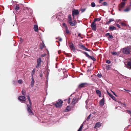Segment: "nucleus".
<instances>
[{
  "mask_svg": "<svg viewBox=\"0 0 131 131\" xmlns=\"http://www.w3.org/2000/svg\"><path fill=\"white\" fill-rule=\"evenodd\" d=\"M122 52L125 54H130L131 52V47L124 48L123 49Z\"/></svg>",
  "mask_w": 131,
  "mask_h": 131,
  "instance_id": "nucleus-1",
  "label": "nucleus"
},
{
  "mask_svg": "<svg viewBox=\"0 0 131 131\" xmlns=\"http://www.w3.org/2000/svg\"><path fill=\"white\" fill-rule=\"evenodd\" d=\"M63 103V101L60 99L57 101V102L55 104V105L57 107H60L62 106V104Z\"/></svg>",
  "mask_w": 131,
  "mask_h": 131,
  "instance_id": "nucleus-2",
  "label": "nucleus"
},
{
  "mask_svg": "<svg viewBox=\"0 0 131 131\" xmlns=\"http://www.w3.org/2000/svg\"><path fill=\"white\" fill-rule=\"evenodd\" d=\"M27 110L28 111V113H29V115H33L34 113L31 110V105H28V104H27Z\"/></svg>",
  "mask_w": 131,
  "mask_h": 131,
  "instance_id": "nucleus-3",
  "label": "nucleus"
},
{
  "mask_svg": "<svg viewBox=\"0 0 131 131\" xmlns=\"http://www.w3.org/2000/svg\"><path fill=\"white\" fill-rule=\"evenodd\" d=\"M78 46L79 47V48L81 49H82L83 50H85L88 51H91L90 50L88 49L85 46L79 44Z\"/></svg>",
  "mask_w": 131,
  "mask_h": 131,
  "instance_id": "nucleus-4",
  "label": "nucleus"
},
{
  "mask_svg": "<svg viewBox=\"0 0 131 131\" xmlns=\"http://www.w3.org/2000/svg\"><path fill=\"white\" fill-rule=\"evenodd\" d=\"M18 99L22 103H24L26 100V99L24 96H20L18 97Z\"/></svg>",
  "mask_w": 131,
  "mask_h": 131,
  "instance_id": "nucleus-5",
  "label": "nucleus"
},
{
  "mask_svg": "<svg viewBox=\"0 0 131 131\" xmlns=\"http://www.w3.org/2000/svg\"><path fill=\"white\" fill-rule=\"evenodd\" d=\"M42 62L41 58H39L37 59V64L36 68L37 69H38L40 66L41 65V63Z\"/></svg>",
  "mask_w": 131,
  "mask_h": 131,
  "instance_id": "nucleus-6",
  "label": "nucleus"
},
{
  "mask_svg": "<svg viewBox=\"0 0 131 131\" xmlns=\"http://www.w3.org/2000/svg\"><path fill=\"white\" fill-rule=\"evenodd\" d=\"M88 85V84L86 83H82L80 84L78 86V88L79 89L83 87H87Z\"/></svg>",
  "mask_w": 131,
  "mask_h": 131,
  "instance_id": "nucleus-7",
  "label": "nucleus"
},
{
  "mask_svg": "<svg viewBox=\"0 0 131 131\" xmlns=\"http://www.w3.org/2000/svg\"><path fill=\"white\" fill-rule=\"evenodd\" d=\"M126 67L128 68L131 69V58H130L128 60V61L127 63V64H125Z\"/></svg>",
  "mask_w": 131,
  "mask_h": 131,
  "instance_id": "nucleus-8",
  "label": "nucleus"
},
{
  "mask_svg": "<svg viewBox=\"0 0 131 131\" xmlns=\"http://www.w3.org/2000/svg\"><path fill=\"white\" fill-rule=\"evenodd\" d=\"M79 13V12L78 10L74 9L72 11V15L73 17L74 16L77 15Z\"/></svg>",
  "mask_w": 131,
  "mask_h": 131,
  "instance_id": "nucleus-9",
  "label": "nucleus"
},
{
  "mask_svg": "<svg viewBox=\"0 0 131 131\" xmlns=\"http://www.w3.org/2000/svg\"><path fill=\"white\" fill-rule=\"evenodd\" d=\"M91 26L93 30L94 31L96 30V24H95V22L93 21L92 22L91 25Z\"/></svg>",
  "mask_w": 131,
  "mask_h": 131,
  "instance_id": "nucleus-10",
  "label": "nucleus"
},
{
  "mask_svg": "<svg viewBox=\"0 0 131 131\" xmlns=\"http://www.w3.org/2000/svg\"><path fill=\"white\" fill-rule=\"evenodd\" d=\"M78 101V100L77 99L73 98L71 104L75 106L76 103H77Z\"/></svg>",
  "mask_w": 131,
  "mask_h": 131,
  "instance_id": "nucleus-11",
  "label": "nucleus"
},
{
  "mask_svg": "<svg viewBox=\"0 0 131 131\" xmlns=\"http://www.w3.org/2000/svg\"><path fill=\"white\" fill-rule=\"evenodd\" d=\"M68 21L71 26H75L77 23V22L75 20H74L73 21H72V20Z\"/></svg>",
  "mask_w": 131,
  "mask_h": 131,
  "instance_id": "nucleus-12",
  "label": "nucleus"
},
{
  "mask_svg": "<svg viewBox=\"0 0 131 131\" xmlns=\"http://www.w3.org/2000/svg\"><path fill=\"white\" fill-rule=\"evenodd\" d=\"M104 98H103L99 102L100 105L101 106H103L104 104Z\"/></svg>",
  "mask_w": 131,
  "mask_h": 131,
  "instance_id": "nucleus-13",
  "label": "nucleus"
},
{
  "mask_svg": "<svg viewBox=\"0 0 131 131\" xmlns=\"http://www.w3.org/2000/svg\"><path fill=\"white\" fill-rule=\"evenodd\" d=\"M101 126V124L100 122H97L95 124L94 128H97L98 127H100Z\"/></svg>",
  "mask_w": 131,
  "mask_h": 131,
  "instance_id": "nucleus-14",
  "label": "nucleus"
},
{
  "mask_svg": "<svg viewBox=\"0 0 131 131\" xmlns=\"http://www.w3.org/2000/svg\"><path fill=\"white\" fill-rule=\"evenodd\" d=\"M108 29L111 31H112L114 30H116V28L114 26H110L108 28Z\"/></svg>",
  "mask_w": 131,
  "mask_h": 131,
  "instance_id": "nucleus-15",
  "label": "nucleus"
},
{
  "mask_svg": "<svg viewBox=\"0 0 131 131\" xmlns=\"http://www.w3.org/2000/svg\"><path fill=\"white\" fill-rule=\"evenodd\" d=\"M70 47L71 50H72L74 52H75V49L73 43H72L71 45H70Z\"/></svg>",
  "mask_w": 131,
  "mask_h": 131,
  "instance_id": "nucleus-16",
  "label": "nucleus"
},
{
  "mask_svg": "<svg viewBox=\"0 0 131 131\" xmlns=\"http://www.w3.org/2000/svg\"><path fill=\"white\" fill-rule=\"evenodd\" d=\"M34 29L35 31L36 32H37L38 31V26L37 25H34Z\"/></svg>",
  "mask_w": 131,
  "mask_h": 131,
  "instance_id": "nucleus-17",
  "label": "nucleus"
},
{
  "mask_svg": "<svg viewBox=\"0 0 131 131\" xmlns=\"http://www.w3.org/2000/svg\"><path fill=\"white\" fill-rule=\"evenodd\" d=\"M114 21V19L113 18L110 19L108 21H107L106 22V25H109L110 23Z\"/></svg>",
  "mask_w": 131,
  "mask_h": 131,
  "instance_id": "nucleus-18",
  "label": "nucleus"
},
{
  "mask_svg": "<svg viewBox=\"0 0 131 131\" xmlns=\"http://www.w3.org/2000/svg\"><path fill=\"white\" fill-rule=\"evenodd\" d=\"M20 11L19 9H14L13 10V12L15 14L17 13V12H19Z\"/></svg>",
  "mask_w": 131,
  "mask_h": 131,
  "instance_id": "nucleus-19",
  "label": "nucleus"
},
{
  "mask_svg": "<svg viewBox=\"0 0 131 131\" xmlns=\"http://www.w3.org/2000/svg\"><path fill=\"white\" fill-rule=\"evenodd\" d=\"M96 93L98 95H99V96L100 97H101V92L99 90H96Z\"/></svg>",
  "mask_w": 131,
  "mask_h": 131,
  "instance_id": "nucleus-20",
  "label": "nucleus"
},
{
  "mask_svg": "<svg viewBox=\"0 0 131 131\" xmlns=\"http://www.w3.org/2000/svg\"><path fill=\"white\" fill-rule=\"evenodd\" d=\"M31 79H32V81H31V83L30 84V86L31 87H32L34 85L35 81H34V79L33 78V77H32Z\"/></svg>",
  "mask_w": 131,
  "mask_h": 131,
  "instance_id": "nucleus-21",
  "label": "nucleus"
},
{
  "mask_svg": "<svg viewBox=\"0 0 131 131\" xmlns=\"http://www.w3.org/2000/svg\"><path fill=\"white\" fill-rule=\"evenodd\" d=\"M88 58H90L91 59L94 61H96V59L93 56H89Z\"/></svg>",
  "mask_w": 131,
  "mask_h": 131,
  "instance_id": "nucleus-22",
  "label": "nucleus"
},
{
  "mask_svg": "<svg viewBox=\"0 0 131 131\" xmlns=\"http://www.w3.org/2000/svg\"><path fill=\"white\" fill-rule=\"evenodd\" d=\"M27 99H28V100L29 101V104L30 105H32V104L31 102V101L30 99V97H29V95H28L27 96Z\"/></svg>",
  "mask_w": 131,
  "mask_h": 131,
  "instance_id": "nucleus-23",
  "label": "nucleus"
},
{
  "mask_svg": "<svg viewBox=\"0 0 131 131\" xmlns=\"http://www.w3.org/2000/svg\"><path fill=\"white\" fill-rule=\"evenodd\" d=\"M71 110V108H70V106H67L66 108V111H65L66 112H68L69 111Z\"/></svg>",
  "mask_w": 131,
  "mask_h": 131,
  "instance_id": "nucleus-24",
  "label": "nucleus"
},
{
  "mask_svg": "<svg viewBox=\"0 0 131 131\" xmlns=\"http://www.w3.org/2000/svg\"><path fill=\"white\" fill-rule=\"evenodd\" d=\"M68 21L72 20V19L71 17V15L70 14L68 16Z\"/></svg>",
  "mask_w": 131,
  "mask_h": 131,
  "instance_id": "nucleus-25",
  "label": "nucleus"
},
{
  "mask_svg": "<svg viewBox=\"0 0 131 131\" xmlns=\"http://www.w3.org/2000/svg\"><path fill=\"white\" fill-rule=\"evenodd\" d=\"M109 96L112 98L113 100H115L116 99V98L112 95L110 94L109 95Z\"/></svg>",
  "mask_w": 131,
  "mask_h": 131,
  "instance_id": "nucleus-26",
  "label": "nucleus"
},
{
  "mask_svg": "<svg viewBox=\"0 0 131 131\" xmlns=\"http://www.w3.org/2000/svg\"><path fill=\"white\" fill-rule=\"evenodd\" d=\"M44 45L43 43H41L40 45V49H42L44 47Z\"/></svg>",
  "mask_w": 131,
  "mask_h": 131,
  "instance_id": "nucleus-27",
  "label": "nucleus"
},
{
  "mask_svg": "<svg viewBox=\"0 0 131 131\" xmlns=\"http://www.w3.org/2000/svg\"><path fill=\"white\" fill-rule=\"evenodd\" d=\"M130 9H123L122 11L123 12H127Z\"/></svg>",
  "mask_w": 131,
  "mask_h": 131,
  "instance_id": "nucleus-28",
  "label": "nucleus"
},
{
  "mask_svg": "<svg viewBox=\"0 0 131 131\" xmlns=\"http://www.w3.org/2000/svg\"><path fill=\"white\" fill-rule=\"evenodd\" d=\"M21 93L22 95L24 96H25L26 94V91L25 90L23 89L21 91Z\"/></svg>",
  "mask_w": 131,
  "mask_h": 131,
  "instance_id": "nucleus-29",
  "label": "nucleus"
},
{
  "mask_svg": "<svg viewBox=\"0 0 131 131\" xmlns=\"http://www.w3.org/2000/svg\"><path fill=\"white\" fill-rule=\"evenodd\" d=\"M111 68V66L109 65H107L106 66V69L108 70L110 69V68Z\"/></svg>",
  "mask_w": 131,
  "mask_h": 131,
  "instance_id": "nucleus-30",
  "label": "nucleus"
},
{
  "mask_svg": "<svg viewBox=\"0 0 131 131\" xmlns=\"http://www.w3.org/2000/svg\"><path fill=\"white\" fill-rule=\"evenodd\" d=\"M101 20V19L100 18H96L94 19L93 21L95 23V22L96 21H100Z\"/></svg>",
  "mask_w": 131,
  "mask_h": 131,
  "instance_id": "nucleus-31",
  "label": "nucleus"
},
{
  "mask_svg": "<svg viewBox=\"0 0 131 131\" xmlns=\"http://www.w3.org/2000/svg\"><path fill=\"white\" fill-rule=\"evenodd\" d=\"M125 3L124 2H122L121 4V7L122 8H123L124 7L125 5Z\"/></svg>",
  "mask_w": 131,
  "mask_h": 131,
  "instance_id": "nucleus-32",
  "label": "nucleus"
},
{
  "mask_svg": "<svg viewBox=\"0 0 131 131\" xmlns=\"http://www.w3.org/2000/svg\"><path fill=\"white\" fill-rule=\"evenodd\" d=\"M82 52L83 53L86 55V56L88 57L89 56V55L87 53V52H86L82 51Z\"/></svg>",
  "mask_w": 131,
  "mask_h": 131,
  "instance_id": "nucleus-33",
  "label": "nucleus"
},
{
  "mask_svg": "<svg viewBox=\"0 0 131 131\" xmlns=\"http://www.w3.org/2000/svg\"><path fill=\"white\" fill-rule=\"evenodd\" d=\"M35 69H34L31 72V75H32V77H33V75L35 73Z\"/></svg>",
  "mask_w": 131,
  "mask_h": 131,
  "instance_id": "nucleus-34",
  "label": "nucleus"
},
{
  "mask_svg": "<svg viewBox=\"0 0 131 131\" xmlns=\"http://www.w3.org/2000/svg\"><path fill=\"white\" fill-rule=\"evenodd\" d=\"M83 125L82 124L81 125L80 127L77 131H81L82 128L83 127Z\"/></svg>",
  "mask_w": 131,
  "mask_h": 131,
  "instance_id": "nucleus-35",
  "label": "nucleus"
},
{
  "mask_svg": "<svg viewBox=\"0 0 131 131\" xmlns=\"http://www.w3.org/2000/svg\"><path fill=\"white\" fill-rule=\"evenodd\" d=\"M112 54L113 55H117V52L115 51H113L111 52Z\"/></svg>",
  "mask_w": 131,
  "mask_h": 131,
  "instance_id": "nucleus-36",
  "label": "nucleus"
},
{
  "mask_svg": "<svg viewBox=\"0 0 131 131\" xmlns=\"http://www.w3.org/2000/svg\"><path fill=\"white\" fill-rule=\"evenodd\" d=\"M91 114H90L86 120L88 121L90 119L91 116Z\"/></svg>",
  "mask_w": 131,
  "mask_h": 131,
  "instance_id": "nucleus-37",
  "label": "nucleus"
},
{
  "mask_svg": "<svg viewBox=\"0 0 131 131\" xmlns=\"http://www.w3.org/2000/svg\"><path fill=\"white\" fill-rule=\"evenodd\" d=\"M113 38V37L112 35H110L108 37V39H112Z\"/></svg>",
  "mask_w": 131,
  "mask_h": 131,
  "instance_id": "nucleus-38",
  "label": "nucleus"
},
{
  "mask_svg": "<svg viewBox=\"0 0 131 131\" xmlns=\"http://www.w3.org/2000/svg\"><path fill=\"white\" fill-rule=\"evenodd\" d=\"M66 32L67 34H69V31L68 29V27L66 28Z\"/></svg>",
  "mask_w": 131,
  "mask_h": 131,
  "instance_id": "nucleus-39",
  "label": "nucleus"
},
{
  "mask_svg": "<svg viewBox=\"0 0 131 131\" xmlns=\"http://www.w3.org/2000/svg\"><path fill=\"white\" fill-rule=\"evenodd\" d=\"M21 5L20 4L16 5V7L15 8H19L20 7V6Z\"/></svg>",
  "mask_w": 131,
  "mask_h": 131,
  "instance_id": "nucleus-40",
  "label": "nucleus"
},
{
  "mask_svg": "<svg viewBox=\"0 0 131 131\" xmlns=\"http://www.w3.org/2000/svg\"><path fill=\"white\" fill-rule=\"evenodd\" d=\"M95 5L94 2H92L91 4V6L92 7H94L95 6Z\"/></svg>",
  "mask_w": 131,
  "mask_h": 131,
  "instance_id": "nucleus-41",
  "label": "nucleus"
},
{
  "mask_svg": "<svg viewBox=\"0 0 131 131\" xmlns=\"http://www.w3.org/2000/svg\"><path fill=\"white\" fill-rule=\"evenodd\" d=\"M97 76L99 78H101L102 77V75L100 73H98L97 74Z\"/></svg>",
  "mask_w": 131,
  "mask_h": 131,
  "instance_id": "nucleus-42",
  "label": "nucleus"
},
{
  "mask_svg": "<svg viewBox=\"0 0 131 131\" xmlns=\"http://www.w3.org/2000/svg\"><path fill=\"white\" fill-rule=\"evenodd\" d=\"M56 39H58L60 41H62V39L61 38H56Z\"/></svg>",
  "mask_w": 131,
  "mask_h": 131,
  "instance_id": "nucleus-43",
  "label": "nucleus"
},
{
  "mask_svg": "<svg viewBox=\"0 0 131 131\" xmlns=\"http://www.w3.org/2000/svg\"><path fill=\"white\" fill-rule=\"evenodd\" d=\"M62 25L63 26L65 27L66 28H67V27H68L67 25H66V24L64 23H63L62 24Z\"/></svg>",
  "mask_w": 131,
  "mask_h": 131,
  "instance_id": "nucleus-44",
  "label": "nucleus"
},
{
  "mask_svg": "<svg viewBox=\"0 0 131 131\" xmlns=\"http://www.w3.org/2000/svg\"><path fill=\"white\" fill-rule=\"evenodd\" d=\"M22 82V80H19L18 81V82L19 84H21Z\"/></svg>",
  "mask_w": 131,
  "mask_h": 131,
  "instance_id": "nucleus-45",
  "label": "nucleus"
},
{
  "mask_svg": "<svg viewBox=\"0 0 131 131\" xmlns=\"http://www.w3.org/2000/svg\"><path fill=\"white\" fill-rule=\"evenodd\" d=\"M39 76L40 77H43V74L42 71H41Z\"/></svg>",
  "mask_w": 131,
  "mask_h": 131,
  "instance_id": "nucleus-46",
  "label": "nucleus"
},
{
  "mask_svg": "<svg viewBox=\"0 0 131 131\" xmlns=\"http://www.w3.org/2000/svg\"><path fill=\"white\" fill-rule=\"evenodd\" d=\"M106 63L108 64H110L111 63V62L110 61L108 60H106Z\"/></svg>",
  "mask_w": 131,
  "mask_h": 131,
  "instance_id": "nucleus-47",
  "label": "nucleus"
},
{
  "mask_svg": "<svg viewBox=\"0 0 131 131\" xmlns=\"http://www.w3.org/2000/svg\"><path fill=\"white\" fill-rule=\"evenodd\" d=\"M46 55V53L41 54V56L42 57H44Z\"/></svg>",
  "mask_w": 131,
  "mask_h": 131,
  "instance_id": "nucleus-48",
  "label": "nucleus"
},
{
  "mask_svg": "<svg viewBox=\"0 0 131 131\" xmlns=\"http://www.w3.org/2000/svg\"><path fill=\"white\" fill-rule=\"evenodd\" d=\"M121 24L123 26H126V24L124 23H121Z\"/></svg>",
  "mask_w": 131,
  "mask_h": 131,
  "instance_id": "nucleus-49",
  "label": "nucleus"
},
{
  "mask_svg": "<svg viewBox=\"0 0 131 131\" xmlns=\"http://www.w3.org/2000/svg\"><path fill=\"white\" fill-rule=\"evenodd\" d=\"M103 5L104 6H106L107 5V3L106 2H105L103 3Z\"/></svg>",
  "mask_w": 131,
  "mask_h": 131,
  "instance_id": "nucleus-50",
  "label": "nucleus"
},
{
  "mask_svg": "<svg viewBox=\"0 0 131 131\" xmlns=\"http://www.w3.org/2000/svg\"><path fill=\"white\" fill-rule=\"evenodd\" d=\"M70 102V98H69V99L68 100V104H69Z\"/></svg>",
  "mask_w": 131,
  "mask_h": 131,
  "instance_id": "nucleus-51",
  "label": "nucleus"
},
{
  "mask_svg": "<svg viewBox=\"0 0 131 131\" xmlns=\"http://www.w3.org/2000/svg\"><path fill=\"white\" fill-rule=\"evenodd\" d=\"M111 92H112L113 93V94L115 95L116 96H117V95L113 91L111 90Z\"/></svg>",
  "mask_w": 131,
  "mask_h": 131,
  "instance_id": "nucleus-52",
  "label": "nucleus"
},
{
  "mask_svg": "<svg viewBox=\"0 0 131 131\" xmlns=\"http://www.w3.org/2000/svg\"><path fill=\"white\" fill-rule=\"evenodd\" d=\"M121 103V105L123 106V107H125V106L126 105L125 104H123V103Z\"/></svg>",
  "mask_w": 131,
  "mask_h": 131,
  "instance_id": "nucleus-53",
  "label": "nucleus"
},
{
  "mask_svg": "<svg viewBox=\"0 0 131 131\" xmlns=\"http://www.w3.org/2000/svg\"><path fill=\"white\" fill-rule=\"evenodd\" d=\"M110 35V33H107L106 34L105 36H109Z\"/></svg>",
  "mask_w": 131,
  "mask_h": 131,
  "instance_id": "nucleus-54",
  "label": "nucleus"
},
{
  "mask_svg": "<svg viewBox=\"0 0 131 131\" xmlns=\"http://www.w3.org/2000/svg\"><path fill=\"white\" fill-rule=\"evenodd\" d=\"M85 9H81V11L82 12H84L85 10Z\"/></svg>",
  "mask_w": 131,
  "mask_h": 131,
  "instance_id": "nucleus-55",
  "label": "nucleus"
},
{
  "mask_svg": "<svg viewBox=\"0 0 131 131\" xmlns=\"http://www.w3.org/2000/svg\"><path fill=\"white\" fill-rule=\"evenodd\" d=\"M116 25L117 27L119 28H121L120 26L118 24H117Z\"/></svg>",
  "mask_w": 131,
  "mask_h": 131,
  "instance_id": "nucleus-56",
  "label": "nucleus"
},
{
  "mask_svg": "<svg viewBox=\"0 0 131 131\" xmlns=\"http://www.w3.org/2000/svg\"><path fill=\"white\" fill-rule=\"evenodd\" d=\"M127 113H128L129 114V113H130L131 112V111H130L127 110Z\"/></svg>",
  "mask_w": 131,
  "mask_h": 131,
  "instance_id": "nucleus-57",
  "label": "nucleus"
},
{
  "mask_svg": "<svg viewBox=\"0 0 131 131\" xmlns=\"http://www.w3.org/2000/svg\"><path fill=\"white\" fill-rule=\"evenodd\" d=\"M107 92L109 95L111 94L110 93H109L107 90Z\"/></svg>",
  "mask_w": 131,
  "mask_h": 131,
  "instance_id": "nucleus-58",
  "label": "nucleus"
},
{
  "mask_svg": "<svg viewBox=\"0 0 131 131\" xmlns=\"http://www.w3.org/2000/svg\"><path fill=\"white\" fill-rule=\"evenodd\" d=\"M20 40L21 42L23 41V40L22 39V38H20Z\"/></svg>",
  "mask_w": 131,
  "mask_h": 131,
  "instance_id": "nucleus-59",
  "label": "nucleus"
},
{
  "mask_svg": "<svg viewBox=\"0 0 131 131\" xmlns=\"http://www.w3.org/2000/svg\"><path fill=\"white\" fill-rule=\"evenodd\" d=\"M124 90H125L126 91H130L129 90H126L125 89H124Z\"/></svg>",
  "mask_w": 131,
  "mask_h": 131,
  "instance_id": "nucleus-60",
  "label": "nucleus"
},
{
  "mask_svg": "<svg viewBox=\"0 0 131 131\" xmlns=\"http://www.w3.org/2000/svg\"><path fill=\"white\" fill-rule=\"evenodd\" d=\"M81 35V34H79L78 35V36H80Z\"/></svg>",
  "mask_w": 131,
  "mask_h": 131,
  "instance_id": "nucleus-61",
  "label": "nucleus"
},
{
  "mask_svg": "<svg viewBox=\"0 0 131 131\" xmlns=\"http://www.w3.org/2000/svg\"><path fill=\"white\" fill-rule=\"evenodd\" d=\"M120 9V8H119L118 9V10L119 11H121V9Z\"/></svg>",
  "mask_w": 131,
  "mask_h": 131,
  "instance_id": "nucleus-62",
  "label": "nucleus"
},
{
  "mask_svg": "<svg viewBox=\"0 0 131 131\" xmlns=\"http://www.w3.org/2000/svg\"><path fill=\"white\" fill-rule=\"evenodd\" d=\"M61 52L60 51H58V53L59 54Z\"/></svg>",
  "mask_w": 131,
  "mask_h": 131,
  "instance_id": "nucleus-63",
  "label": "nucleus"
},
{
  "mask_svg": "<svg viewBox=\"0 0 131 131\" xmlns=\"http://www.w3.org/2000/svg\"><path fill=\"white\" fill-rule=\"evenodd\" d=\"M129 114H130V116H131V112L130 113H129Z\"/></svg>",
  "mask_w": 131,
  "mask_h": 131,
  "instance_id": "nucleus-64",
  "label": "nucleus"
}]
</instances>
